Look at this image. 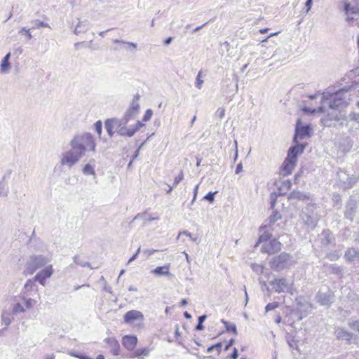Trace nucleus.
<instances>
[{"label": "nucleus", "instance_id": "obj_18", "mask_svg": "<svg viewBox=\"0 0 359 359\" xmlns=\"http://www.w3.org/2000/svg\"><path fill=\"white\" fill-rule=\"evenodd\" d=\"M287 200L289 201H306L310 200V194L309 193L302 192L299 190H293L287 196Z\"/></svg>", "mask_w": 359, "mask_h": 359}, {"label": "nucleus", "instance_id": "obj_36", "mask_svg": "<svg viewBox=\"0 0 359 359\" xmlns=\"http://www.w3.org/2000/svg\"><path fill=\"white\" fill-rule=\"evenodd\" d=\"M33 26L31 29H39L40 27H50L48 23L40 21L39 20H34L32 21Z\"/></svg>", "mask_w": 359, "mask_h": 359}, {"label": "nucleus", "instance_id": "obj_32", "mask_svg": "<svg viewBox=\"0 0 359 359\" xmlns=\"http://www.w3.org/2000/svg\"><path fill=\"white\" fill-rule=\"evenodd\" d=\"M112 120L116 126V130L121 127L126 126L128 123V121L123 117L121 118H112Z\"/></svg>", "mask_w": 359, "mask_h": 359}, {"label": "nucleus", "instance_id": "obj_48", "mask_svg": "<svg viewBox=\"0 0 359 359\" xmlns=\"http://www.w3.org/2000/svg\"><path fill=\"white\" fill-rule=\"evenodd\" d=\"M8 195V190L6 187V184L3 181H0V197L6 196Z\"/></svg>", "mask_w": 359, "mask_h": 359}, {"label": "nucleus", "instance_id": "obj_37", "mask_svg": "<svg viewBox=\"0 0 359 359\" xmlns=\"http://www.w3.org/2000/svg\"><path fill=\"white\" fill-rule=\"evenodd\" d=\"M36 280H35V278L34 279H29L27 280L26 283L25 284L24 288L26 291H30L34 290V288L36 287Z\"/></svg>", "mask_w": 359, "mask_h": 359}, {"label": "nucleus", "instance_id": "obj_9", "mask_svg": "<svg viewBox=\"0 0 359 359\" xmlns=\"http://www.w3.org/2000/svg\"><path fill=\"white\" fill-rule=\"evenodd\" d=\"M272 290L277 293L287 292L292 294V283L285 278H274L269 282Z\"/></svg>", "mask_w": 359, "mask_h": 359}, {"label": "nucleus", "instance_id": "obj_43", "mask_svg": "<svg viewBox=\"0 0 359 359\" xmlns=\"http://www.w3.org/2000/svg\"><path fill=\"white\" fill-rule=\"evenodd\" d=\"M31 29L27 28L26 27H22L20 31L19 34L23 35L25 34L27 36V41L30 40L32 38V35L29 32Z\"/></svg>", "mask_w": 359, "mask_h": 359}, {"label": "nucleus", "instance_id": "obj_62", "mask_svg": "<svg viewBox=\"0 0 359 359\" xmlns=\"http://www.w3.org/2000/svg\"><path fill=\"white\" fill-rule=\"evenodd\" d=\"M215 115L222 119L225 115V109L224 108H219L216 111Z\"/></svg>", "mask_w": 359, "mask_h": 359}, {"label": "nucleus", "instance_id": "obj_34", "mask_svg": "<svg viewBox=\"0 0 359 359\" xmlns=\"http://www.w3.org/2000/svg\"><path fill=\"white\" fill-rule=\"evenodd\" d=\"M280 219H281L280 214L277 211H273L272 215L268 219L269 224V225H272Z\"/></svg>", "mask_w": 359, "mask_h": 359}, {"label": "nucleus", "instance_id": "obj_20", "mask_svg": "<svg viewBox=\"0 0 359 359\" xmlns=\"http://www.w3.org/2000/svg\"><path fill=\"white\" fill-rule=\"evenodd\" d=\"M139 104H130V107L126 111L123 118H125L128 122L134 119L140 111Z\"/></svg>", "mask_w": 359, "mask_h": 359}, {"label": "nucleus", "instance_id": "obj_33", "mask_svg": "<svg viewBox=\"0 0 359 359\" xmlns=\"http://www.w3.org/2000/svg\"><path fill=\"white\" fill-rule=\"evenodd\" d=\"M83 173L86 175L95 176V171L94 167L90 163H87L83 168Z\"/></svg>", "mask_w": 359, "mask_h": 359}, {"label": "nucleus", "instance_id": "obj_55", "mask_svg": "<svg viewBox=\"0 0 359 359\" xmlns=\"http://www.w3.org/2000/svg\"><path fill=\"white\" fill-rule=\"evenodd\" d=\"M114 43H115L127 44L129 46L133 47V48H137V43H133V42H128V41H121V40H118V39H114Z\"/></svg>", "mask_w": 359, "mask_h": 359}, {"label": "nucleus", "instance_id": "obj_58", "mask_svg": "<svg viewBox=\"0 0 359 359\" xmlns=\"http://www.w3.org/2000/svg\"><path fill=\"white\" fill-rule=\"evenodd\" d=\"M144 123H142V121H137L136 124L132 127V130L133 131H134V135L135 134V133H137L142 127L144 126Z\"/></svg>", "mask_w": 359, "mask_h": 359}, {"label": "nucleus", "instance_id": "obj_50", "mask_svg": "<svg viewBox=\"0 0 359 359\" xmlns=\"http://www.w3.org/2000/svg\"><path fill=\"white\" fill-rule=\"evenodd\" d=\"M24 304L27 309L32 308L36 303V301L32 298H23Z\"/></svg>", "mask_w": 359, "mask_h": 359}, {"label": "nucleus", "instance_id": "obj_47", "mask_svg": "<svg viewBox=\"0 0 359 359\" xmlns=\"http://www.w3.org/2000/svg\"><path fill=\"white\" fill-rule=\"evenodd\" d=\"M278 306H279V303L277 302L269 303L265 307V311L268 312V311L274 310L275 309L278 308Z\"/></svg>", "mask_w": 359, "mask_h": 359}, {"label": "nucleus", "instance_id": "obj_3", "mask_svg": "<svg viewBox=\"0 0 359 359\" xmlns=\"http://www.w3.org/2000/svg\"><path fill=\"white\" fill-rule=\"evenodd\" d=\"M292 256L287 252H281L273 257L269 262L270 267L275 271L280 272L291 265Z\"/></svg>", "mask_w": 359, "mask_h": 359}, {"label": "nucleus", "instance_id": "obj_56", "mask_svg": "<svg viewBox=\"0 0 359 359\" xmlns=\"http://www.w3.org/2000/svg\"><path fill=\"white\" fill-rule=\"evenodd\" d=\"M201 72L198 73L196 81V87L198 89L202 88V85L203 83V81L201 79Z\"/></svg>", "mask_w": 359, "mask_h": 359}, {"label": "nucleus", "instance_id": "obj_59", "mask_svg": "<svg viewBox=\"0 0 359 359\" xmlns=\"http://www.w3.org/2000/svg\"><path fill=\"white\" fill-rule=\"evenodd\" d=\"M183 178H184L183 172H182V170H181L180 175L175 178L173 185L177 186L181 181H182Z\"/></svg>", "mask_w": 359, "mask_h": 359}, {"label": "nucleus", "instance_id": "obj_54", "mask_svg": "<svg viewBox=\"0 0 359 359\" xmlns=\"http://www.w3.org/2000/svg\"><path fill=\"white\" fill-rule=\"evenodd\" d=\"M95 130L97 132V133L98 134L99 137H100V135L102 134V123L101 121H97L95 123Z\"/></svg>", "mask_w": 359, "mask_h": 359}, {"label": "nucleus", "instance_id": "obj_24", "mask_svg": "<svg viewBox=\"0 0 359 359\" xmlns=\"http://www.w3.org/2000/svg\"><path fill=\"white\" fill-rule=\"evenodd\" d=\"M344 258L347 262H353L356 258H359V249L354 248L347 249L345 252Z\"/></svg>", "mask_w": 359, "mask_h": 359}, {"label": "nucleus", "instance_id": "obj_21", "mask_svg": "<svg viewBox=\"0 0 359 359\" xmlns=\"http://www.w3.org/2000/svg\"><path fill=\"white\" fill-rule=\"evenodd\" d=\"M137 343V338L133 335H126L122 339V344L129 351L135 348Z\"/></svg>", "mask_w": 359, "mask_h": 359}, {"label": "nucleus", "instance_id": "obj_44", "mask_svg": "<svg viewBox=\"0 0 359 359\" xmlns=\"http://www.w3.org/2000/svg\"><path fill=\"white\" fill-rule=\"evenodd\" d=\"M12 311L13 314H17L18 313L25 312V309L20 303H17L13 306Z\"/></svg>", "mask_w": 359, "mask_h": 359}, {"label": "nucleus", "instance_id": "obj_10", "mask_svg": "<svg viewBox=\"0 0 359 359\" xmlns=\"http://www.w3.org/2000/svg\"><path fill=\"white\" fill-rule=\"evenodd\" d=\"M322 250H327L336 245L335 238L330 229L323 230L318 236Z\"/></svg>", "mask_w": 359, "mask_h": 359}, {"label": "nucleus", "instance_id": "obj_46", "mask_svg": "<svg viewBox=\"0 0 359 359\" xmlns=\"http://www.w3.org/2000/svg\"><path fill=\"white\" fill-rule=\"evenodd\" d=\"M348 326L353 330L359 333V320H349L348 323Z\"/></svg>", "mask_w": 359, "mask_h": 359}, {"label": "nucleus", "instance_id": "obj_64", "mask_svg": "<svg viewBox=\"0 0 359 359\" xmlns=\"http://www.w3.org/2000/svg\"><path fill=\"white\" fill-rule=\"evenodd\" d=\"M238 357V352L236 348H233V351L231 354L230 355L229 358L231 359H237Z\"/></svg>", "mask_w": 359, "mask_h": 359}, {"label": "nucleus", "instance_id": "obj_8", "mask_svg": "<svg viewBox=\"0 0 359 359\" xmlns=\"http://www.w3.org/2000/svg\"><path fill=\"white\" fill-rule=\"evenodd\" d=\"M339 185L344 189L352 187L358 181V177L352 175L350 176L346 170L339 168L337 172Z\"/></svg>", "mask_w": 359, "mask_h": 359}, {"label": "nucleus", "instance_id": "obj_5", "mask_svg": "<svg viewBox=\"0 0 359 359\" xmlns=\"http://www.w3.org/2000/svg\"><path fill=\"white\" fill-rule=\"evenodd\" d=\"M317 206L313 203H309L303 211L305 215V224L309 227L314 229L320 218V215L316 212Z\"/></svg>", "mask_w": 359, "mask_h": 359}, {"label": "nucleus", "instance_id": "obj_63", "mask_svg": "<svg viewBox=\"0 0 359 359\" xmlns=\"http://www.w3.org/2000/svg\"><path fill=\"white\" fill-rule=\"evenodd\" d=\"M158 250H154V249H147L143 251V254L146 255L147 257H149L151 255H153L154 252H157Z\"/></svg>", "mask_w": 359, "mask_h": 359}, {"label": "nucleus", "instance_id": "obj_27", "mask_svg": "<svg viewBox=\"0 0 359 359\" xmlns=\"http://www.w3.org/2000/svg\"><path fill=\"white\" fill-rule=\"evenodd\" d=\"M104 127L108 135L111 137L116 131V126L112 118H108L104 122Z\"/></svg>", "mask_w": 359, "mask_h": 359}, {"label": "nucleus", "instance_id": "obj_45", "mask_svg": "<svg viewBox=\"0 0 359 359\" xmlns=\"http://www.w3.org/2000/svg\"><path fill=\"white\" fill-rule=\"evenodd\" d=\"M217 193V191H215V192H212V191H210L208 192L204 197H203V200H205L208 202H210V203H213L214 201H215V195Z\"/></svg>", "mask_w": 359, "mask_h": 359}, {"label": "nucleus", "instance_id": "obj_12", "mask_svg": "<svg viewBox=\"0 0 359 359\" xmlns=\"http://www.w3.org/2000/svg\"><path fill=\"white\" fill-rule=\"evenodd\" d=\"M282 244L276 238H273L262 245L261 251L269 255H273L280 251Z\"/></svg>", "mask_w": 359, "mask_h": 359}, {"label": "nucleus", "instance_id": "obj_57", "mask_svg": "<svg viewBox=\"0 0 359 359\" xmlns=\"http://www.w3.org/2000/svg\"><path fill=\"white\" fill-rule=\"evenodd\" d=\"M347 118H349L351 121H354L359 123V114L351 112L349 114L348 116H347Z\"/></svg>", "mask_w": 359, "mask_h": 359}, {"label": "nucleus", "instance_id": "obj_35", "mask_svg": "<svg viewBox=\"0 0 359 359\" xmlns=\"http://www.w3.org/2000/svg\"><path fill=\"white\" fill-rule=\"evenodd\" d=\"M207 319V315L203 314L198 317V324L196 325L195 330L197 331H201L204 329L203 323Z\"/></svg>", "mask_w": 359, "mask_h": 359}, {"label": "nucleus", "instance_id": "obj_52", "mask_svg": "<svg viewBox=\"0 0 359 359\" xmlns=\"http://www.w3.org/2000/svg\"><path fill=\"white\" fill-rule=\"evenodd\" d=\"M152 114H153V111L150 109H147L143 116L142 121L147 122V121H149L152 116Z\"/></svg>", "mask_w": 359, "mask_h": 359}, {"label": "nucleus", "instance_id": "obj_16", "mask_svg": "<svg viewBox=\"0 0 359 359\" xmlns=\"http://www.w3.org/2000/svg\"><path fill=\"white\" fill-rule=\"evenodd\" d=\"M144 320V315L142 312L137 310H130L125 313L123 316L124 323L126 324H131L135 320L142 321Z\"/></svg>", "mask_w": 359, "mask_h": 359}, {"label": "nucleus", "instance_id": "obj_30", "mask_svg": "<svg viewBox=\"0 0 359 359\" xmlns=\"http://www.w3.org/2000/svg\"><path fill=\"white\" fill-rule=\"evenodd\" d=\"M324 266H325V264ZM326 266L330 273L338 276L342 275L343 269L341 266L337 264H327Z\"/></svg>", "mask_w": 359, "mask_h": 359}, {"label": "nucleus", "instance_id": "obj_49", "mask_svg": "<svg viewBox=\"0 0 359 359\" xmlns=\"http://www.w3.org/2000/svg\"><path fill=\"white\" fill-rule=\"evenodd\" d=\"M1 322L3 324L5 325L6 327L4 330L6 329V327L11 323V319L8 315L2 314L1 316Z\"/></svg>", "mask_w": 359, "mask_h": 359}, {"label": "nucleus", "instance_id": "obj_22", "mask_svg": "<svg viewBox=\"0 0 359 359\" xmlns=\"http://www.w3.org/2000/svg\"><path fill=\"white\" fill-rule=\"evenodd\" d=\"M335 335L337 339L346 340L348 344H351V340L353 338V333L348 332L342 328H338L335 331Z\"/></svg>", "mask_w": 359, "mask_h": 359}, {"label": "nucleus", "instance_id": "obj_11", "mask_svg": "<svg viewBox=\"0 0 359 359\" xmlns=\"http://www.w3.org/2000/svg\"><path fill=\"white\" fill-rule=\"evenodd\" d=\"M294 145L293 147H291L288 149L286 158L297 163L298 156H299L304 153V151L307 144L306 143H299V142H294Z\"/></svg>", "mask_w": 359, "mask_h": 359}, {"label": "nucleus", "instance_id": "obj_14", "mask_svg": "<svg viewBox=\"0 0 359 359\" xmlns=\"http://www.w3.org/2000/svg\"><path fill=\"white\" fill-rule=\"evenodd\" d=\"M358 211L357 201L351 197L346 203L344 217L351 222L353 221L354 217Z\"/></svg>", "mask_w": 359, "mask_h": 359}, {"label": "nucleus", "instance_id": "obj_23", "mask_svg": "<svg viewBox=\"0 0 359 359\" xmlns=\"http://www.w3.org/2000/svg\"><path fill=\"white\" fill-rule=\"evenodd\" d=\"M89 28V21L88 20H79L78 24L76 25L74 33L76 35L80 34L81 33H85L88 31Z\"/></svg>", "mask_w": 359, "mask_h": 359}, {"label": "nucleus", "instance_id": "obj_1", "mask_svg": "<svg viewBox=\"0 0 359 359\" xmlns=\"http://www.w3.org/2000/svg\"><path fill=\"white\" fill-rule=\"evenodd\" d=\"M347 93L348 90L346 88L332 94L325 92L323 93L322 102L327 103L330 109L341 110L348 105L349 98L347 97Z\"/></svg>", "mask_w": 359, "mask_h": 359}, {"label": "nucleus", "instance_id": "obj_26", "mask_svg": "<svg viewBox=\"0 0 359 359\" xmlns=\"http://www.w3.org/2000/svg\"><path fill=\"white\" fill-rule=\"evenodd\" d=\"M11 58V53H8L1 62L0 72L5 73L8 71L11 67L9 60Z\"/></svg>", "mask_w": 359, "mask_h": 359}, {"label": "nucleus", "instance_id": "obj_61", "mask_svg": "<svg viewBox=\"0 0 359 359\" xmlns=\"http://www.w3.org/2000/svg\"><path fill=\"white\" fill-rule=\"evenodd\" d=\"M182 234L186 235L187 236H188V238H190L194 242H196L197 241V237H193L192 234L188 231H184L182 232H180L178 235V237Z\"/></svg>", "mask_w": 359, "mask_h": 359}, {"label": "nucleus", "instance_id": "obj_31", "mask_svg": "<svg viewBox=\"0 0 359 359\" xmlns=\"http://www.w3.org/2000/svg\"><path fill=\"white\" fill-rule=\"evenodd\" d=\"M221 322L224 325L227 332H231L234 334H237V328L235 323L226 321L224 319H222Z\"/></svg>", "mask_w": 359, "mask_h": 359}, {"label": "nucleus", "instance_id": "obj_7", "mask_svg": "<svg viewBox=\"0 0 359 359\" xmlns=\"http://www.w3.org/2000/svg\"><path fill=\"white\" fill-rule=\"evenodd\" d=\"M73 139L85 150V152L88 149L90 151H95L96 144L92 134L84 133L75 135Z\"/></svg>", "mask_w": 359, "mask_h": 359}, {"label": "nucleus", "instance_id": "obj_53", "mask_svg": "<svg viewBox=\"0 0 359 359\" xmlns=\"http://www.w3.org/2000/svg\"><path fill=\"white\" fill-rule=\"evenodd\" d=\"M277 194L276 192H273L270 195V204H271V208L273 209L274 206L276 205V201H277Z\"/></svg>", "mask_w": 359, "mask_h": 359}, {"label": "nucleus", "instance_id": "obj_38", "mask_svg": "<svg viewBox=\"0 0 359 359\" xmlns=\"http://www.w3.org/2000/svg\"><path fill=\"white\" fill-rule=\"evenodd\" d=\"M74 262L76 264L81 266L83 267H90L89 262L82 260L79 256L76 255L73 257Z\"/></svg>", "mask_w": 359, "mask_h": 359}, {"label": "nucleus", "instance_id": "obj_6", "mask_svg": "<svg viewBox=\"0 0 359 359\" xmlns=\"http://www.w3.org/2000/svg\"><path fill=\"white\" fill-rule=\"evenodd\" d=\"M312 128L310 124L302 125L301 118H298L295 124L293 142H299L298 140H304L311 137Z\"/></svg>", "mask_w": 359, "mask_h": 359}, {"label": "nucleus", "instance_id": "obj_19", "mask_svg": "<svg viewBox=\"0 0 359 359\" xmlns=\"http://www.w3.org/2000/svg\"><path fill=\"white\" fill-rule=\"evenodd\" d=\"M296 165L297 163L290 160L287 158H285L281 165L282 175L284 176H287L290 175Z\"/></svg>", "mask_w": 359, "mask_h": 359}, {"label": "nucleus", "instance_id": "obj_39", "mask_svg": "<svg viewBox=\"0 0 359 359\" xmlns=\"http://www.w3.org/2000/svg\"><path fill=\"white\" fill-rule=\"evenodd\" d=\"M341 257V253L339 251L335 250L334 252L327 253L326 255V258L330 259V261H336Z\"/></svg>", "mask_w": 359, "mask_h": 359}, {"label": "nucleus", "instance_id": "obj_29", "mask_svg": "<svg viewBox=\"0 0 359 359\" xmlns=\"http://www.w3.org/2000/svg\"><path fill=\"white\" fill-rule=\"evenodd\" d=\"M116 131L121 136L131 137L134 135V131H133L132 128H127L126 126L121 127L116 130Z\"/></svg>", "mask_w": 359, "mask_h": 359}, {"label": "nucleus", "instance_id": "obj_42", "mask_svg": "<svg viewBox=\"0 0 359 359\" xmlns=\"http://www.w3.org/2000/svg\"><path fill=\"white\" fill-rule=\"evenodd\" d=\"M271 237V233L269 232L263 233L259 238V243H268L267 241L270 240Z\"/></svg>", "mask_w": 359, "mask_h": 359}, {"label": "nucleus", "instance_id": "obj_28", "mask_svg": "<svg viewBox=\"0 0 359 359\" xmlns=\"http://www.w3.org/2000/svg\"><path fill=\"white\" fill-rule=\"evenodd\" d=\"M151 272L156 276H169V275H170V273L169 271V266L168 265L157 266Z\"/></svg>", "mask_w": 359, "mask_h": 359}, {"label": "nucleus", "instance_id": "obj_17", "mask_svg": "<svg viewBox=\"0 0 359 359\" xmlns=\"http://www.w3.org/2000/svg\"><path fill=\"white\" fill-rule=\"evenodd\" d=\"M347 119H348L347 116L339 113L334 116L332 115V114H328L327 117L322 118L321 121L325 126H330V125L328 123V121H331V120L341 121L339 125L343 126V125L347 124L346 123Z\"/></svg>", "mask_w": 359, "mask_h": 359}, {"label": "nucleus", "instance_id": "obj_15", "mask_svg": "<svg viewBox=\"0 0 359 359\" xmlns=\"http://www.w3.org/2000/svg\"><path fill=\"white\" fill-rule=\"evenodd\" d=\"M53 273V266L52 265H48L38 272L34 276V278L35 280L38 281L41 285H45L46 279L50 278Z\"/></svg>", "mask_w": 359, "mask_h": 359}, {"label": "nucleus", "instance_id": "obj_2", "mask_svg": "<svg viewBox=\"0 0 359 359\" xmlns=\"http://www.w3.org/2000/svg\"><path fill=\"white\" fill-rule=\"evenodd\" d=\"M69 144L71 149L62 154L60 160L61 165H66L68 168H71L77 163L86 153L85 150L74 139L71 140Z\"/></svg>", "mask_w": 359, "mask_h": 359}, {"label": "nucleus", "instance_id": "obj_41", "mask_svg": "<svg viewBox=\"0 0 359 359\" xmlns=\"http://www.w3.org/2000/svg\"><path fill=\"white\" fill-rule=\"evenodd\" d=\"M149 351L147 348H137L135 351L134 355L135 356H140L144 355L147 356L149 355Z\"/></svg>", "mask_w": 359, "mask_h": 359}, {"label": "nucleus", "instance_id": "obj_4", "mask_svg": "<svg viewBox=\"0 0 359 359\" xmlns=\"http://www.w3.org/2000/svg\"><path fill=\"white\" fill-rule=\"evenodd\" d=\"M49 262V259L43 255H32L26 263L25 273L32 275L37 269L45 266Z\"/></svg>", "mask_w": 359, "mask_h": 359}, {"label": "nucleus", "instance_id": "obj_60", "mask_svg": "<svg viewBox=\"0 0 359 359\" xmlns=\"http://www.w3.org/2000/svg\"><path fill=\"white\" fill-rule=\"evenodd\" d=\"M351 6L349 2L345 1L344 5V11L346 15H349L351 12Z\"/></svg>", "mask_w": 359, "mask_h": 359}, {"label": "nucleus", "instance_id": "obj_40", "mask_svg": "<svg viewBox=\"0 0 359 359\" xmlns=\"http://www.w3.org/2000/svg\"><path fill=\"white\" fill-rule=\"evenodd\" d=\"M222 346V344L221 342H218L208 347L207 349V352L211 353L213 350H216L217 351V353L219 354L221 353Z\"/></svg>", "mask_w": 359, "mask_h": 359}, {"label": "nucleus", "instance_id": "obj_25", "mask_svg": "<svg viewBox=\"0 0 359 359\" xmlns=\"http://www.w3.org/2000/svg\"><path fill=\"white\" fill-rule=\"evenodd\" d=\"M104 341L111 347V352L113 355H117L120 348L118 341L114 338H107Z\"/></svg>", "mask_w": 359, "mask_h": 359}, {"label": "nucleus", "instance_id": "obj_51", "mask_svg": "<svg viewBox=\"0 0 359 359\" xmlns=\"http://www.w3.org/2000/svg\"><path fill=\"white\" fill-rule=\"evenodd\" d=\"M251 267L254 271L259 273H264V268L262 265L253 264H252Z\"/></svg>", "mask_w": 359, "mask_h": 359}, {"label": "nucleus", "instance_id": "obj_13", "mask_svg": "<svg viewBox=\"0 0 359 359\" xmlns=\"http://www.w3.org/2000/svg\"><path fill=\"white\" fill-rule=\"evenodd\" d=\"M316 302L321 306H330L334 300V294L328 290L326 292H318L316 296Z\"/></svg>", "mask_w": 359, "mask_h": 359}]
</instances>
